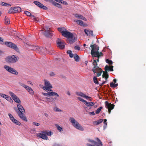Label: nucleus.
Wrapping results in <instances>:
<instances>
[{
  "label": "nucleus",
  "mask_w": 146,
  "mask_h": 146,
  "mask_svg": "<svg viewBox=\"0 0 146 146\" xmlns=\"http://www.w3.org/2000/svg\"><path fill=\"white\" fill-rule=\"evenodd\" d=\"M62 35L67 38V42L70 44L73 43L76 40V38L73 34L70 32L66 30Z\"/></svg>",
  "instance_id": "f257e3e1"
},
{
  "label": "nucleus",
  "mask_w": 146,
  "mask_h": 146,
  "mask_svg": "<svg viewBox=\"0 0 146 146\" xmlns=\"http://www.w3.org/2000/svg\"><path fill=\"white\" fill-rule=\"evenodd\" d=\"M90 47L92 48L91 54L92 57H97L98 58H99L101 56L98 51L99 47L96 44H91Z\"/></svg>",
  "instance_id": "f03ea898"
},
{
  "label": "nucleus",
  "mask_w": 146,
  "mask_h": 146,
  "mask_svg": "<svg viewBox=\"0 0 146 146\" xmlns=\"http://www.w3.org/2000/svg\"><path fill=\"white\" fill-rule=\"evenodd\" d=\"M25 111L23 106L19 104V116L23 121L27 122V119L25 116Z\"/></svg>",
  "instance_id": "7ed1b4c3"
},
{
  "label": "nucleus",
  "mask_w": 146,
  "mask_h": 146,
  "mask_svg": "<svg viewBox=\"0 0 146 146\" xmlns=\"http://www.w3.org/2000/svg\"><path fill=\"white\" fill-rule=\"evenodd\" d=\"M70 122L72 123L73 126L76 129L81 131L84 130L83 127H82L79 123L73 117H70L69 119Z\"/></svg>",
  "instance_id": "20e7f679"
},
{
  "label": "nucleus",
  "mask_w": 146,
  "mask_h": 146,
  "mask_svg": "<svg viewBox=\"0 0 146 146\" xmlns=\"http://www.w3.org/2000/svg\"><path fill=\"white\" fill-rule=\"evenodd\" d=\"M25 46L29 50H32L35 51H36L39 49L38 46L31 45L29 42H27L24 44Z\"/></svg>",
  "instance_id": "39448f33"
},
{
  "label": "nucleus",
  "mask_w": 146,
  "mask_h": 146,
  "mask_svg": "<svg viewBox=\"0 0 146 146\" xmlns=\"http://www.w3.org/2000/svg\"><path fill=\"white\" fill-rule=\"evenodd\" d=\"M45 86L43 87V90L45 91H49L52 88V85L48 80L44 79V80Z\"/></svg>",
  "instance_id": "423d86ee"
},
{
  "label": "nucleus",
  "mask_w": 146,
  "mask_h": 146,
  "mask_svg": "<svg viewBox=\"0 0 146 146\" xmlns=\"http://www.w3.org/2000/svg\"><path fill=\"white\" fill-rule=\"evenodd\" d=\"M49 92H48L47 93H44L42 92V94L44 96H46L48 97L49 96H57L58 97H59V95L56 93L53 92L52 90H50Z\"/></svg>",
  "instance_id": "0eeeda50"
},
{
  "label": "nucleus",
  "mask_w": 146,
  "mask_h": 146,
  "mask_svg": "<svg viewBox=\"0 0 146 146\" xmlns=\"http://www.w3.org/2000/svg\"><path fill=\"white\" fill-rule=\"evenodd\" d=\"M17 60V57L15 55L8 56L5 58L6 62L8 63H14L16 62Z\"/></svg>",
  "instance_id": "6e6552de"
},
{
  "label": "nucleus",
  "mask_w": 146,
  "mask_h": 146,
  "mask_svg": "<svg viewBox=\"0 0 146 146\" xmlns=\"http://www.w3.org/2000/svg\"><path fill=\"white\" fill-rule=\"evenodd\" d=\"M57 46L61 49H63L65 48V43L63 40H61L60 39L58 38L56 41Z\"/></svg>",
  "instance_id": "1a4fd4ad"
},
{
  "label": "nucleus",
  "mask_w": 146,
  "mask_h": 146,
  "mask_svg": "<svg viewBox=\"0 0 146 146\" xmlns=\"http://www.w3.org/2000/svg\"><path fill=\"white\" fill-rule=\"evenodd\" d=\"M96 139L98 141V143L93 140L88 139V140L89 142L92 143L97 146H103L102 142L98 138H96Z\"/></svg>",
  "instance_id": "9d476101"
},
{
  "label": "nucleus",
  "mask_w": 146,
  "mask_h": 146,
  "mask_svg": "<svg viewBox=\"0 0 146 146\" xmlns=\"http://www.w3.org/2000/svg\"><path fill=\"white\" fill-rule=\"evenodd\" d=\"M105 104L106 107L108 109V113L110 114L111 110L113 109L115 106L113 104L109 103L107 101L105 102Z\"/></svg>",
  "instance_id": "9b49d317"
},
{
  "label": "nucleus",
  "mask_w": 146,
  "mask_h": 146,
  "mask_svg": "<svg viewBox=\"0 0 146 146\" xmlns=\"http://www.w3.org/2000/svg\"><path fill=\"white\" fill-rule=\"evenodd\" d=\"M4 43L7 47L13 48L15 50H17V46L12 42H5Z\"/></svg>",
  "instance_id": "f8f14e48"
},
{
  "label": "nucleus",
  "mask_w": 146,
  "mask_h": 146,
  "mask_svg": "<svg viewBox=\"0 0 146 146\" xmlns=\"http://www.w3.org/2000/svg\"><path fill=\"white\" fill-rule=\"evenodd\" d=\"M4 68L9 72L13 74H17L18 72L13 68L7 66H4Z\"/></svg>",
  "instance_id": "ddd939ff"
},
{
  "label": "nucleus",
  "mask_w": 146,
  "mask_h": 146,
  "mask_svg": "<svg viewBox=\"0 0 146 146\" xmlns=\"http://www.w3.org/2000/svg\"><path fill=\"white\" fill-rule=\"evenodd\" d=\"M33 3L36 5L41 8L45 10L48 9V8L46 7L42 3L38 1H34Z\"/></svg>",
  "instance_id": "4468645a"
},
{
  "label": "nucleus",
  "mask_w": 146,
  "mask_h": 146,
  "mask_svg": "<svg viewBox=\"0 0 146 146\" xmlns=\"http://www.w3.org/2000/svg\"><path fill=\"white\" fill-rule=\"evenodd\" d=\"M49 29L47 27H44L43 31H44L45 32H44L43 33L46 37H48L50 35V33L49 31Z\"/></svg>",
  "instance_id": "2eb2a0df"
},
{
  "label": "nucleus",
  "mask_w": 146,
  "mask_h": 146,
  "mask_svg": "<svg viewBox=\"0 0 146 146\" xmlns=\"http://www.w3.org/2000/svg\"><path fill=\"white\" fill-rule=\"evenodd\" d=\"M37 136L44 140H47L48 139V137L45 135L44 131H42L41 133L37 134Z\"/></svg>",
  "instance_id": "dca6fc26"
},
{
  "label": "nucleus",
  "mask_w": 146,
  "mask_h": 146,
  "mask_svg": "<svg viewBox=\"0 0 146 146\" xmlns=\"http://www.w3.org/2000/svg\"><path fill=\"white\" fill-rule=\"evenodd\" d=\"M93 65L94 66V67L92 68V70L94 73H96V70L98 69H100L98 66L97 62H96V60H94L93 63Z\"/></svg>",
  "instance_id": "f3484780"
},
{
  "label": "nucleus",
  "mask_w": 146,
  "mask_h": 146,
  "mask_svg": "<svg viewBox=\"0 0 146 146\" xmlns=\"http://www.w3.org/2000/svg\"><path fill=\"white\" fill-rule=\"evenodd\" d=\"M18 7H12L9 10L8 13H16L18 12Z\"/></svg>",
  "instance_id": "a211bd4d"
},
{
  "label": "nucleus",
  "mask_w": 146,
  "mask_h": 146,
  "mask_svg": "<svg viewBox=\"0 0 146 146\" xmlns=\"http://www.w3.org/2000/svg\"><path fill=\"white\" fill-rule=\"evenodd\" d=\"M74 21L79 25L83 27H86L87 26V25L86 24L84 23V22L81 20H74Z\"/></svg>",
  "instance_id": "6ab92c4d"
},
{
  "label": "nucleus",
  "mask_w": 146,
  "mask_h": 146,
  "mask_svg": "<svg viewBox=\"0 0 146 146\" xmlns=\"http://www.w3.org/2000/svg\"><path fill=\"white\" fill-rule=\"evenodd\" d=\"M76 93L77 96H81L86 99H88V98H91V97H89L88 96H86V95H85V94H84L82 92H76Z\"/></svg>",
  "instance_id": "aec40b11"
},
{
  "label": "nucleus",
  "mask_w": 146,
  "mask_h": 146,
  "mask_svg": "<svg viewBox=\"0 0 146 146\" xmlns=\"http://www.w3.org/2000/svg\"><path fill=\"white\" fill-rule=\"evenodd\" d=\"M8 115L10 119L13 122L15 123L16 124L18 125V121L14 118L11 114L10 113H9Z\"/></svg>",
  "instance_id": "412c9836"
},
{
  "label": "nucleus",
  "mask_w": 146,
  "mask_h": 146,
  "mask_svg": "<svg viewBox=\"0 0 146 146\" xmlns=\"http://www.w3.org/2000/svg\"><path fill=\"white\" fill-rule=\"evenodd\" d=\"M9 94L12 97L13 100L16 102L18 103V100L17 98V97L13 92H9Z\"/></svg>",
  "instance_id": "4be33fe9"
},
{
  "label": "nucleus",
  "mask_w": 146,
  "mask_h": 146,
  "mask_svg": "<svg viewBox=\"0 0 146 146\" xmlns=\"http://www.w3.org/2000/svg\"><path fill=\"white\" fill-rule=\"evenodd\" d=\"M74 16L76 18L80 19L83 20L84 21H86V19L82 15L78 14H75L74 15Z\"/></svg>",
  "instance_id": "5701e85b"
},
{
  "label": "nucleus",
  "mask_w": 146,
  "mask_h": 146,
  "mask_svg": "<svg viewBox=\"0 0 146 146\" xmlns=\"http://www.w3.org/2000/svg\"><path fill=\"white\" fill-rule=\"evenodd\" d=\"M25 89L27 90V91L29 92V93L32 95L34 94V92L33 90L32 89V88L28 86H27Z\"/></svg>",
  "instance_id": "b1692460"
},
{
  "label": "nucleus",
  "mask_w": 146,
  "mask_h": 146,
  "mask_svg": "<svg viewBox=\"0 0 146 146\" xmlns=\"http://www.w3.org/2000/svg\"><path fill=\"white\" fill-rule=\"evenodd\" d=\"M102 72H103V74L102 75V77L103 78H105L106 80H107V79L109 77V75L107 71L105 70L104 71H103Z\"/></svg>",
  "instance_id": "393cba45"
},
{
  "label": "nucleus",
  "mask_w": 146,
  "mask_h": 146,
  "mask_svg": "<svg viewBox=\"0 0 146 146\" xmlns=\"http://www.w3.org/2000/svg\"><path fill=\"white\" fill-rule=\"evenodd\" d=\"M113 66L112 65L109 67L108 65H106L105 67V70L107 71H113Z\"/></svg>",
  "instance_id": "a878e982"
},
{
  "label": "nucleus",
  "mask_w": 146,
  "mask_h": 146,
  "mask_svg": "<svg viewBox=\"0 0 146 146\" xmlns=\"http://www.w3.org/2000/svg\"><path fill=\"white\" fill-rule=\"evenodd\" d=\"M85 33L88 36H93V31H89L87 29H85L84 30Z\"/></svg>",
  "instance_id": "bb28decb"
},
{
  "label": "nucleus",
  "mask_w": 146,
  "mask_h": 146,
  "mask_svg": "<svg viewBox=\"0 0 146 146\" xmlns=\"http://www.w3.org/2000/svg\"><path fill=\"white\" fill-rule=\"evenodd\" d=\"M86 106H93L95 104L94 102H88L86 101L84 104Z\"/></svg>",
  "instance_id": "cd10ccee"
},
{
  "label": "nucleus",
  "mask_w": 146,
  "mask_h": 146,
  "mask_svg": "<svg viewBox=\"0 0 146 146\" xmlns=\"http://www.w3.org/2000/svg\"><path fill=\"white\" fill-rule=\"evenodd\" d=\"M103 120L102 119H100L98 121H95L94 122V124L95 125H98L101 123L103 121Z\"/></svg>",
  "instance_id": "c85d7f7f"
},
{
  "label": "nucleus",
  "mask_w": 146,
  "mask_h": 146,
  "mask_svg": "<svg viewBox=\"0 0 146 146\" xmlns=\"http://www.w3.org/2000/svg\"><path fill=\"white\" fill-rule=\"evenodd\" d=\"M100 69H97L96 70L97 71H99V72L97 73V74L96 76L97 77H98L99 76H101L102 73L103 72V71L102 70V69L100 68Z\"/></svg>",
  "instance_id": "c756f323"
},
{
  "label": "nucleus",
  "mask_w": 146,
  "mask_h": 146,
  "mask_svg": "<svg viewBox=\"0 0 146 146\" xmlns=\"http://www.w3.org/2000/svg\"><path fill=\"white\" fill-rule=\"evenodd\" d=\"M58 31L61 33L62 35V34L64 33V32L66 30V29L64 28H58Z\"/></svg>",
  "instance_id": "7c9ffc66"
},
{
  "label": "nucleus",
  "mask_w": 146,
  "mask_h": 146,
  "mask_svg": "<svg viewBox=\"0 0 146 146\" xmlns=\"http://www.w3.org/2000/svg\"><path fill=\"white\" fill-rule=\"evenodd\" d=\"M74 58L76 62H78L80 60V58L77 54H75L74 55Z\"/></svg>",
  "instance_id": "2f4dec72"
},
{
  "label": "nucleus",
  "mask_w": 146,
  "mask_h": 146,
  "mask_svg": "<svg viewBox=\"0 0 146 146\" xmlns=\"http://www.w3.org/2000/svg\"><path fill=\"white\" fill-rule=\"evenodd\" d=\"M5 98L9 102H10L11 103H12L13 102V101L11 99V98L7 95H6V96H5Z\"/></svg>",
  "instance_id": "473e14b6"
},
{
  "label": "nucleus",
  "mask_w": 146,
  "mask_h": 146,
  "mask_svg": "<svg viewBox=\"0 0 146 146\" xmlns=\"http://www.w3.org/2000/svg\"><path fill=\"white\" fill-rule=\"evenodd\" d=\"M5 23L6 24L8 25L10 23V20L7 17H5Z\"/></svg>",
  "instance_id": "72a5a7b5"
},
{
  "label": "nucleus",
  "mask_w": 146,
  "mask_h": 146,
  "mask_svg": "<svg viewBox=\"0 0 146 146\" xmlns=\"http://www.w3.org/2000/svg\"><path fill=\"white\" fill-rule=\"evenodd\" d=\"M55 126L57 130H58L60 132H61L63 130L62 128L59 126L58 124H55Z\"/></svg>",
  "instance_id": "f704fd0d"
},
{
  "label": "nucleus",
  "mask_w": 146,
  "mask_h": 146,
  "mask_svg": "<svg viewBox=\"0 0 146 146\" xmlns=\"http://www.w3.org/2000/svg\"><path fill=\"white\" fill-rule=\"evenodd\" d=\"M67 53L69 54V56L70 58H72L73 57L74 54L72 53V52L70 50H68L67 51Z\"/></svg>",
  "instance_id": "c9c22d12"
},
{
  "label": "nucleus",
  "mask_w": 146,
  "mask_h": 146,
  "mask_svg": "<svg viewBox=\"0 0 146 146\" xmlns=\"http://www.w3.org/2000/svg\"><path fill=\"white\" fill-rule=\"evenodd\" d=\"M110 85L111 88H115L118 85V84H114L113 82L110 83Z\"/></svg>",
  "instance_id": "e433bc0d"
},
{
  "label": "nucleus",
  "mask_w": 146,
  "mask_h": 146,
  "mask_svg": "<svg viewBox=\"0 0 146 146\" xmlns=\"http://www.w3.org/2000/svg\"><path fill=\"white\" fill-rule=\"evenodd\" d=\"M56 99L57 98H46V99L48 101H50L51 102L53 101H54L55 100H56Z\"/></svg>",
  "instance_id": "4c0bfd02"
},
{
  "label": "nucleus",
  "mask_w": 146,
  "mask_h": 146,
  "mask_svg": "<svg viewBox=\"0 0 146 146\" xmlns=\"http://www.w3.org/2000/svg\"><path fill=\"white\" fill-rule=\"evenodd\" d=\"M56 99L57 98H46V99L48 101H50L51 102L53 101H54L55 100H56Z\"/></svg>",
  "instance_id": "58836bf2"
},
{
  "label": "nucleus",
  "mask_w": 146,
  "mask_h": 146,
  "mask_svg": "<svg viewBox=\"0 0 146 146\" xmlns=\"http://www.w3.org/2000/svg\"><path fill=\"white\" fill-rule=\"evenodd\" d=\"M56 99L57 98H46V99L48 101H50L51 102L53 101H54L55 100H56Z\"/></svg>",
  "instance_id": "ea45409f"
},
{
  "label": "nucleus",
  "mask_w": 146,
  "mask_h": 146,
  "mask_svg": "<svg viewBox=\"0 0 146 146\" xmlns=\"http://www.w3.org/2000/svg\"><path fill=\"white\" fill-rule=\"evenodd\" d=\"M44 133L46 135H47L48 136H51L52 134V133L50 131L49 132H48L47 131H44Z\"/></svg>",
  "instance_id": "a19ab883"
},
{
  "label": "nucleus",
  "mask_w": 146,
  "mask_h": 146,
  "mask_svg": "<svg viewBox=\"0 0 146 146\" xmlns=\"http://www.w3.org/2000/svg\"><path fill=\"white\" fill-rule=\"evenodd\" d=\"M103 108V107H100L99 108H98L97 110L96 111V114H99L100 111H101V110Z\"/></svg>",
  "instance_id": "79ce46f5"
},
{
  "label": "nucleus",
  "mask_w": 146,
  "mask_h": 146,
  "mask_svg": "<svg viewBox=\"0 0 146 146\" xmlns=\"http://www.w3.org/2000/svg\"><path fill=\"white\" fill-rule=\"evenodd\" d=\"M0 4L2 6H11V5L9 4L3 2H1Z\"/></svg>",
  "instance_id": "37998d69"
},
{
  "label": "nucleus",
  "mask_w": 146,
  "mask_h": 146,
  "mask_svg": "<svg viewBox=\"0 0 146 146\" xmlns=\"http://www.w3.org/2000/svg\"><path fill=\"white\" fill-rule=\"evenodd\" d=\"M93 80L94 82L96 84H98V80L97 78L95 77L94 76L93 78Z\"/></svg>",
  "instance_id": "c03bdc74"
},
{
  "label": "nucleus",
  "mask_w": 146,
  "mask_h": 146,
  "mask_svg": "<svg viewBox=\"0 0 146 146\" xmlns=\"http://www.w3.org/2000/svg\"><path fill=\"white\" fill-rule=\"evenodd\" d=\"M59 3L63 4L65 5H68V4L66 1L61 0H60V1H59Z\"/></svg>",
  "instance_id": "a18cd8bd"
},
{
  "label": "nucleus",
  "mask_w": 146,
  "mask_h": 146,
  "mask_svg": "<svg viewBox=\"0 0 146 146\" xmlns=\"http://www.w3.org/2000/svg\"><path fill=\"white\" fill-rule=\"evenodd\" d=\"M106 63H108L110 65H112L113 64V62L112 60H109L108 59L106 60Z\"/></svg>",
  "instance_id": "49530a36"
},
{
  "label": "nucleus",
  "mask_w": 146,
  "mask_h": 146,
  "mask_svg": "<svg viewBox=\"0 0 146 146\" xmlns=\"http://www.w3.org/2000/svg\"><path fill=\"white\" fill-rule=\"evenodd\" d=\"M25 14L28 16H31V14L29 12L27 11H25Z\"/></svg>",
  "instance_id": "de8ad7c7"
},
{
  "label": "nucleus",
  "mask_w": 146,
  "mask_h": 146,
  "mask_svg": "<svg viewBox=\"0 0 146 146\" xmlns=\"http://www.w3.org/2000/svg\"><path fill=\"white\" fill-rule=\"evenodd\" d=\"M54 111L56 112H58V111H62V110H60L59 108H57V107H55L54 109Z\"/></svg>",
  "instance_id": "09e8293b"
},
{
  "label": "nucleus",
  "mask_w": 146,
  "mask_h": 146,
  "mask_svg": "<svg viewBox=\"0 0 146 146\" xmlns=\"http://www.w3.org/2000/svg\"><path fill=\"white\" fill-rule=\"evenodd\" d=\"M104 123L105 124V125L104 126V129H105L107 124V119H104Z\"/></svg>",
  "instance_id": "8fccbe9b"
},
{
  "label": "nucleus",
  "mask_w": 146,
  "mask_h": 146,
  "mask_svg": "<svg viewBox=\"0 0 146 146\" xmlns=\"http://www.w3.org/2000/svg\"><path fill=\"white\" fill-rule=\"evenodd\" d=\"M80 101L83 102H84V103L86 101L85 100H84L83 99L80 98L79 97H78L77 98Z\"/></svg>",
  "instance_id": "3c124183"
},
{
  "label": "nucleus",
  "mask_w": 146,
  "mask_h": 146,
  "mask_svg": "<svg viewBox=\"0 0 146 146\" xmlns=\"http://www.w3.org/2000/svg\"><path fill=\"white\" fill-rule=\"evenodd\" d=\"M24 40V36H23L21 35V36L19 37V40Z\"/></svg>",
  "instance_id": "603ef678"
},
{
  "label": "nucleus",
  "mask_w": 146,
  "mask_h": 146,
  "mask_svg": "<svg viewBox=\"0 0 146 146\" xmlns=\"http://www.w3.org/2000/svg\"><path fill=\"white\" fill-rule=\"evenodd\" d=\"M33 124L35 125L38 126L40 125V123H36L33 122Z\"/></svg>",
  "instance_id": "864d4df0"
},
{
  "label": "nucleus",
  "mask_w": 146,
  "mask_h": 146,
  "mask_svg": "<svg viewBox=\"0 0 146 146\" xmlns=\"http://www.w3.org/2000/svg\"><path fill=\"white\" fill-rule=\"evenodd\" d=\"M20 84L21 86H23V87H24L25 88H26L27 86L25 85V84H24L23 83H20Z\"/></svg>",
  "instance_id": "5fc2aeb1"
},
{
  "label": "nucleus",
  "mask_w": 146,
  "mask_h": 146,
  "mask_svg": "<svg viewBox=\"0 0 146 146\" xmlns=\"http://www.w3.org/2000/svg\"><path fill=\"white\" fill-rule=\"evenodd\" d=\"M0 96L5 98V96H6V95L3 94H0Z\"/></svg>",
  "instance_id": "6e6d98bb"
},
{
  "label": "nucleus",
  "mask_w": 146,
  "mask_h": 146,
  "mask_svg": "<svg viewBox=\"0 0 146 146\" xmlns=\"http://www.w3.org/2000/svg\"><path fill=\"white\" fill-rule=\"evenodd\" d=\"M52 3L55 6H56L58 3L53 1H52Z\"/></svg>",
  "instance_id": "4d7b16f0"
},
{
  "label": "nucleus",
  "mask_w": 146,
  "mask_h": 146,
  "mask_svg": "<svg viewBox=\"0 0 146 146\" xmlns=\"http://www.w3.org/2000/svg\"><path fill=\"white\" fill-rule=\"evenodd\" d=\"M52 3L55 6H56L58 3L53 1H52Z\"/></svg>",
  "instance_id": "13d9d810"
},
{
  "label": "nucleus",
  "mask_w": 146,
  "mask_h": 146,
  "mask_svg": "<svg viewBox=\"0 0 146 146\" xmlns=\"http://www.w3.org/2000/svg\"><path fill=\"white\" fill-rule=\"evenodd\" d=\"M74 48L76 50H79L80 49V48L78 46H75Z\"/></svg>",
  "instance_id": "bf43d9fd"
},
{
  "label": "nucleus",
  "mask_w": 146,
  "mask_h": 146,
  "mask_svg": "<svg viewBox=\"0 0 146 146\" xmlns=\"http://www.w3.org/2000/svg\"><path fill=\"white\" fill-rule=\"evenodd\" d=\"M89 113L90 115H95V113L94 111L89 112Z\"/></svg>",
  "instance_id": "052dcab7"
},
{
  "label": "nucleus",
  "mask_w": 146,
  "mask_h": 146,
  "mask_svg": "<svg viewBox=\"0 0 146 146\" xmlns=\"http://www.w3.org/2000/svg\"><path fill=\"white\" fill-rule=\"evenodd\" d=\"M56 7H58V8H62V5H61L59 4V3H58L57 6H56Z\"/></svg>",
  "instance_id": "680f3d73"
},
{
  "label": "nucleus",
  "mask_w": 146,
  "mask_h": 146,
  "mask_svg": "<svg viewBox=\"0 0 146 146\" xmlns=\"http://www.w3.org/2000/svg\"><path fill=\"white\" fill-rule=\"evenodd\" d=\"M32 19L34 20L36 18V17L34 15H31V16Z\"/></svg>",
  "instance_id": "e2e57ef3"
},
{
  "label": "nucleus",
  "mask_w": 146,
  "mask_h": 146,
  "mask_svg": "<svg viewBox=\"0 0 146 146\" xmlns=\"http://www.w3.org/2000/svg\"><path fill=\"white\" fill-rule=\"evenodd\" d=\"M3 40L2 38L0 37V43L1 42H3Z\"/></svg>",
  "instance_id": "0e129e2a"
},
{
  "label": "nucleus",
  "mask_w": 146,
  "mask_h": 146,
  "mask_svg": "<svg viewBox=\"0 0 146 146\" xmlns=\"http://www.w3.org/2000/svg\"><path fill=\"white\" fill-rule=\"evenodd\" d=\"M34 20L35 21L38 22L39 21V19L38 18L36 17Z\"/></svg>",
  "instance_id": "69168bd1"
},
{
  "label": "nucleus",
  "mask_w": 146,
  "mask_h": 146,
  "mask_svg": "<svg viewBox=\"0 0 146 146\" xmlns=\"http://www.w3.org/2000/svg\"><path fill=\"white\" fill-rule=\"evenodd\" d=\"M50 75L51 76H53L55 75V74L54 72H52L50 74Z\"/></svg>",
  "instance_id": "338daca9"
},
{
  "label": "nucleus",
  "mask_w": 146,
  "mask_h": 146,
  "mask_svg": "<svg viewBox=\"0 0 146 146\" xmlns=\"http://www.w3.org/2000/svg\"><path fill=\"white\" fill-rule=\"evenodd\" d=\"M86 145L87 146H95L94 145H91L89 143H87Z\"/></svg>",
  "instance_id": "774afa93"
}]
</instances>
